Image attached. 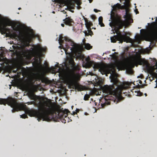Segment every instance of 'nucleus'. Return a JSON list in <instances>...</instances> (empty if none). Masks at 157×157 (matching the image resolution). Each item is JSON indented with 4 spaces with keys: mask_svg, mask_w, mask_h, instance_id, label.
<instances>
[{
    "mask_svg": "<svg viewBox=\"0 0 157 157\" xmlns=\"http://www.w3.org/2000/svg\"><path fill=\"white\" fill-rule=\"evenodd\" d=\"M62 122L63 123H66V120L64 119H63V121Z\"/></svg>",
    "mask_w": 157,
    "mask_h": 157,
    "instance_id": "obj_39",
    "label": "nucleus"
},
{
    "mask_svg": "<svg viewBox=\"0 0 157 157\" xmlns=\"http://www.w3.org/2000/svg\"><path fill=\"white\" fill-rule=\"evenodd\" d=\"M94 11L96 12V13H97L98 12H99V11H100V10H98L97 9H94Z\"/></svg>",
    "mask_w": 157,
    "mask_h": 157,
    "instance_id": "obj_34",
    "label": "nucleus"
},
{
    "mask_svg": "<svg viewBox=\"0 0 157 157\" xmlns=\"http://www.w3.org/2000/svg\"><path fill=\"white\" fill-rule=\"evenodd\" d=\"M59 43L62 47H63V48L64 49L66 54H69L72 52L73 47L75 45L73 41L67 37H60Z\"/></svg>",
    "mask_w": 157,
    "mask_h": 157,
    "instance_id": "obj_5",
    "label": "nucleus"
},
{
    "mask_svg": "<svg viewBox=\"0 0 157 157\" xmlns=\"http://www.w3.org/2000/svg\"><path fill=\"white\" fill-rule=\"evenodd\" d=\"M31 52L33 56L34 57L37 61H39L40 59V54L42 52L44 51L45 49L39 46L35 47L34 49L32 48Z\"/></svg>",
    "mask_w": 157,
    "mask_h": 157,
    "instance_id": "obj_9",
    "label": "nucleus"
},
{
    "mask_svg": "<svg viewBox=\"0 0 157 157\" xmlns=\"http://www.w3.org/2000/svg\"><path fill=\"white\" fill-rule=\"evenodd\" d=\"M69 112V111L67 109H65L63 111L59 113L58 115L60 116V118H63V117H66L68 115L67 113Z\"/></svg>",
    "mask_w": 157,
    "mask_h": 157,
    "instance_id": "obj_14",
    "label": "nucleus"
},
{
    "mask_svg": "<svg viewBox=\"0 0 157 157\" xmlns=\"http://www.w3.org/2000/svg\"><path fill=\"white\" fill-rule=\"evenodd\" d=\"M18 10H20L21 9V8L19 7V8H18Z\"/></svg>",
    "mask_w": 157,
    "mask_h": 157,
    "instance_id": "obj_45",
    "label": "nucleus"
},
{
    "mask_svg": "<svg viewBox=\"0 0 157 157\" xmlns=\"http://www.w3.org/2000/svg\"><path fill=\"white\" fill-rule=\"evenodd\" d=\"M54 2L59 4V6L61 7L62 6L66 5L67 4V1L66 0H54Z\"/></svg>",
    "mask_w": 157,
    "mask_h": 157,
    "instance_id": "obj_13",
    "label": "nucleus"
},
{
    "mask_svg": "<svg viewBox=\"0 0 157 157\" xmlns=\"http://www.w3.org/2000/svg\"><path fill=\"white\" fill-rule=\"evenodd\" d=\"M155 18H156L155 21H156V22H157V17H155Z\"/></svg>",
    "mask_w": 157,
    "mask_h": 157,
    "instance_id": "obj_44",
    "label": "nucleus"
},
{
    "mask_svg": "<svg viewBox=\"0 0 157 157\" xmlns=\"http://www.w3.org/2000/svg\"><path fill=\"white\" fill-rule=\"evenodd\" d=\"M103 21V17L101 16L100 17L98 18L99 22H101V21Z\"/></svg>",
    "mask_w": 157,
    "mask_h": 157,
    "instance_id": "obj_26",
    "label": "nucleus"
},
{
    "mask_svg": "<svg viewBox=\"0 0 157 157\" xmlns=\"http://www.w3.org/2000/svg\"><path fill=\"white\" fill-rule=\"evenodd\" d=\"M86 25L87 28L88 29V31L89 32L90 35L92 36L93 35V32L91 31V29L90 28V26L87 25L86 24Z\"/></svg>",
    "mask_w": 157,
    "mask_h": 157,
    "instance_id": "obj_17",
    "label": "nucleus"
},
{
    "mask_svg": "<svg viewBox=\"0 0 157 157\" xmlns=\"http://www.w3.org/2000/svg\"><path fill=\"white\" fill-rule=\"evenodd\" d=\"M90 98V96L89 94H86L84 96V99L85 101L88 100Z\"/></svg>",
    "mask_w": 157,
    "mask_h": 157,
    "instance_id": "obj_22",
    "label": "nucleus"
},
{
    "mask_svg": "<svg viewBox=\"0 0 157 157\" xmlns=\"http://www.w3.org/2000/svg\"><path fill=\"white\" fill-rule=\"evenodd\" d=\"M61 25L62 27H64V24H61Z\"/></svg>",
    "mask_w": 157,
    "mask_h": 157,
    "instance_id": "obj_40",
    "label": "nucleus"
},
{
    "mask_svg": "<svg viewBox=\"0 0 157 157\" xmlns=\"http://www.w3.org/2000/svg\"><path fill=\"white\" fill-rule=\"evenodd\" d=\"M12 36L15 39L19 40L22 41L26 46H29L31 40V36L29 34H27L24 36L23 35H18L16 33H13Z\"/></svg>",
    "mask_w": 157,
    "mask_h": 157,
    "instance_id": "obj_7",
    "label": "nucleus"
},
{
    "mask_svg": "<svg viewBox=\"0 0 157 157\" xmlns=\"http://www.w3.org/2000/svg\"><path fill=\"white\" fill-rule=\"evenodd\" d=\"M52 13H55V12L54 11H53Z\"/></svg>",
    "mask_w": 157,
    "mask_h": 157,
    "instance_id": "obj_47",
    "label": "nucleus"
},
{
    "mask_svg": "<svg viewBox=\"0 0 157 157\" xmlns=\"http://www.w3.org/2000/svg\"><path fill=\"white\" fill-rule=\"evenodd\" d=\"M134 61L138 63L139 65H141L144 63V62L142 59L140 58H136L134 60Z\"/></svg>",
    "mask_w": 157,
    "mask_h": 157,
    "instance_id": "obj_15",
    "label": "nucleus"
},
{
    "mask_svg": "<svg viewBox=\"0 0 157 157\" xmlns=\"http://www.w3.org/2000/svg\"><path fill=\"white\" fill-rule=\"evenodd\" d=\"M130 85V83L128 82H124L120 86H117L116 88H115L113 85L109 86L106 85L103 87V90L104 93L117 97L121 94L123 90L128 88Z\"/></svg>",
    "mask_w": 157,
    "mask_h": 157,
    "instance_id": "obj_2",
    "label": "nucleus"
},
{
    "mask_svg": "<svg viewBox=\"0 0 157 157\" xmlns=\"http://www.w3.org/2000/svg\"><path fill=\"white\" fill-rule=\"evenodd\" d=\"M120 4L119 3H117L113 6V9L117 10L119 9L120 8Z\"/></svg>",
    "mask_w": 157,
    "mask_h": 157,
    "instance_id": "obj_20",
    "label": "nucleus"
},
{
    "mask_svg": "<svg viewBox=\"0 0 157 157\" xmlns=\"http://www.w3.org/2000/svg\"><path fill=\"white\" fill-rule=\"evenodd\" d=\"M63 21L65 25L69 26H72L74 23L73 20L71 18V17H66L63 20Z\"/></svg>",
    "mask_w": 157,
    "mask_h": 157,
    "instance_id": "obj_12",
    "label": "nucleus"
},
{
    "mask_svg": "<svg viewBox=\"0 0 157 157\" xmlns=\"http://www.w3.org/2000/svg\"><path fill=\"white\" fill-rule=\"evenodd\" d=\"M83 56L82 55L81 53H78V56H77V57L79 58V59H81L82 57Z\"/></svg>",
    "mask_w": 157,
    "mask_h": 157,
    "instance_id": "obj_25",
    "label": "nucleus"
},
{
    "mask_svg": "<svg viewBox=\"0 0 157 157\" xmlns=\"http://www.w3.org/2000/svg\"><path fill=\"white\" fill-rule=\"evenodd\" d=\"M144 31L143 35L146 40L151 42L157 41V27L153 26L149 29L147 32L145 30L142 29L140 31Z\"/></svg>",
    "mask_w": 157,
    "mask_h": 157,
    "instance_id": "obj_6",
    "label": "nucleus"
},
{
    "mask_svg": "<svg viewBox=\"0 0 157 157\" xmlns=\"http://www.w3.org/2000/svg\"><path fill=\"white\" fill-rule=\"evenodd\" d=\"M13 47H14V46L13 45Z\"/></svg>",
    "mask_w": 157,
    "mask_h": 157,
    "instance_id": "obj_53",
    "label": "nucleus"
},
{
    "mask_svg": "<svg viewBox=\"0 0 157 157\" xmlns=\"http://www.w3.org/2000/svg\"><path fill=\"white\" fill-rule=\"evenodd\" d=\"M7 104L13 108V113L23 108V105L18 103L15 100L12 98L10 99L0 98V104L6 105Z\"/></svg>",
    "mask_w": 157,
    "mask_h": 157,
    "instance_id": "obj_4",
    "label": "nucleus"
},
{
    "mask_svg": "<svg viewBox=\"0 0 157 157\" xmlns=\"http://www.w3.org/2000/svg\"><path fill=\"white\" fill-rule=\"evenodd\" d=\"M68 10H69V11H70L72 13H74V11L71 10V9H68Z\"/></svg>",
    "mask_w": 157,
    "mask_h": 157,
    "instance_id": "obj_36",
    "label": "nucleus"
},
{
    "mask_svg": "<svg viewBox=\"0 0 157 157\" xmlns=\"http://www.w3.org/2000/svg\"><path fill=\"white\" fill-rule=\"evenodd\" d=\"M140 83H141V82H141V81H140Z\"/></svg>",
    "mask_w": 157,
    "mask_h": 157,
    "instance_id": "obj_49",
    "label": "nucleus"
},
{
    "mask_svg": "<svg viewBox=\"0 0 157 157\" xmlns=\"http://www.w3.org/2000/svg\"><path fill=\"white\" fill-rule=\"evenodd\" d=\"M128 65L131 67H134V65L133 64V63H132L131 62H130V63H128Z\"/></svg>",
    "mask_w": 157,
    "mask_h": 157,
    "instance_id": "obj_29",
    "label": "nucleus"
},
{
    "mask_svg": "<svg viewBox=\"0 0 157 157\" xmlns=\"http://www.w3.org/2000/svg\"><path fill=\"white\" fill-rule=\"evenodd\" d=\"M99 25H100L101 27H104L105 26L104 24L103 23L102 21L101 22H99Z\"/></svg>",
    "mask_w": 157,
    "mask_h": 157,
    "instance_id": "obj_30",
    "label": "nucleus"
},
{
    "mask_svg": "<svg viewBox=\"0 0 157 157\" xmlns=\"http://www.w3.org/2000/svg\"><path fill=\"white\" fill-rule=\"evenodd\" d=\"M156 63L157 64V62H156Z\"/></svg>",
    "mask_w": 157,
    "mask_h": 157,
    "instance_id": "obj_55",
    "label": "nucleus"
},
{
    "mask_svg": "<svg viewBox=\"0 0 157 157\" xmlns=\"http://www.w3.org/2000/svg\"><path fill=\"white\" fill-rule=\"evenodd\" d=\"M85 34L86 36H89V35H90L89 32H87V31L85 32Z\"/></svg>",
    "mask_w": 157,
    "mask_h": 157,
    "instance_id": "obj_32",
    "label": "nucleus"
},
{
    "mask_svg": "<svg viewBox=\"0 0 157 157\" xmlns=\"http://www.w3.org/2000/svg\"><path fill=\"white\" fill-rule=\"evenodd\" d=\"M109 100H111V99L110 98L109 99Z\"/></svg>",
    "mask_w": 157,
    "mask_h": 157,
    "instance_id": "obj_54",
    "label": "nucleus"
},
{
    "mask_svg": "<svg viewBox=\"0 0 157 157\" xmlns=\"http://www.w3.org/2000/svg\"><path fill=\"white\" fill-rule=\"evenodd\" d=\"M2 71V69L1 68V67H0V73H1Z\"/></svg>",
    "mask_w": 157,
    "mask_h": 157,
    "instance_id": "obj_42",
    "label": "nucleus"
},
{
    "mask_svg": "<svg viewBox=\"0 0 157 157\" xmlns=\"http://www.w3.org/2000/svg\"><path fill=\"white\" fill-rule=\"evenodd\" d=\"M145 95H146H146H147V94H145Z\"/></svg>",
    "mask_w": 157,
    "mask_h": 157,
    "instance_id": "obj_52",
    "label": "nucleus"
},
{
    "mask_svg": "<svg viewBox=\"0 0 157 157\" xmlns=\"http://www.w3.org/2000/svg\"><path fill=\"white\" fill-rule=\"evenodd\" d=\"M75 7V5L72 3H70L67 7L68 9H74Z\"/></svg>",
    "mask_w": 157,
    "mask_h": 157,
    "instance_id": "obj_16",
    "label": "nucleus"
},
{
    "mask_svg": "<svg viewBox=\"0 0 157 157\" xmlns=\"http://www.w3.org/2000/svg\"><path fill=\"white\" fill-rule=\"evenodd\" d=\"M17 69L16 70H13V72L14 73H16L17 72Z\"/></svg>",
    "mask_w": 157,
    "mask_h": 157,
    "instance_id": "obj_38",
    "label": "nucleus"
},
{
    "mask_svg": "<svg viewBox=\"0 0 157 157\" xmlns=\"http://www.w3.org/2000/svg\"><path fill=\"white\" fill-rule=\"evenodd\" d=\"M126 17V16L125 15H124V17Z\"/></svg>",
    "mask_w": 157,
    "mask_h": 157,
    "instance_id": "obj_50",
    "label": "nucleus"
},
{
    "mask_svg": "<svg viewBox=\"0 0 157 157\" xmlns=\"http://www.w3.org/2000/svg\"><path fill=\"white\" fill-rule=\"evenodd\" d=\"M84 20H85V21H86H86H87V19L86 18H84Z\"/></svg>",
    "mask_w": 157,
    "mask_h": 157,
    "instance_id": "obj_41",
    "label": "nucleus"
},
{
    "mask_svg": "<svg viewBox=\"0 0 157 157\" xmlns=\"http://www.w3.org/2000/svg\"><path fill=\"white\" fill-rule=\"evenodd\" d=\"M93 67L94 69H98L99 71L102 75L107 74L109 73V67L106 65L95 64H94Z\"/></svg>",
    "mask_w": 157,
    "mask_h": 157,
    "instance_id": "obj_10",
    "label": "nucleus"
},
{
    "mask_svg": "<svg viewBox=\"0 0 157 157\" xmlns=\"http://www.w3.org/2000/svg\"><path fill=\"white\" fill-rule=\"evenodd\" d=\"M75 87L76 89H77L78 91H81L83 89L82 86L79 85H76Z\"/></svg>",
    "mask_w": 157,
    "mask_h": 157,
    "instance_id": "obj_21",
    "label": "nucleus"
},
{
    "mask_svg": "<svg viewBox=\"0 0 157 157\" xmlns=\"http://www.w3.org/2000/svg\"><path fill=\"white\" fill-rule=\"evenodd\" d=\"M152 23H153L154 24H155V22H153Z\"/></svg>",
    "mask_w": 157,
    "mask_h": 157,
    "instance_id": "obj_48",
    "label": "nucleus"
},
{
    "mask_svg": "<svg viewBox=\"0 0 157 157\" xmlns=\"http://www.w3.org/2000/svg\"><path fill=\"white\" fill-rule=\"evenodd\" d=\"M76 8L78 10H80L82 8L80 6V5H77V6H76Z\"/></svg>",
    "mask_w": 157,
    "mask_h": 157,
    "instance_id": "obj_33",
    "label": "nucleus"
},
{
    "mask_svg": "<svg viewBox=\"0 0 157 157\" xmlns=\"http://www.w3.org/2000/svg\"><path fill=\"white\" fill-rule=\"evenodd\" d=\"M152 20H153V18H152Z\"/></svg>",
    "mask_w": 157,
    "mask_h": 157,
    "instance_id": "obj_51",
    "label": "nucleus"
},
{
    "mask_svg": "<svg viewBox=\"0 0 157 157\" xmlns=\"http://www.w3.org/2000/svg\"><path fill=\"white\" fill-rule=\"evenodd\" d=\"M91 17L92 19L94 20H95L96 18L95 16L94 15H91Z\"/></svg>",
    "mask_w": 157,
    "mask_h": 157,
    "instance_id": "obj_31",
    "label": "nucleus"
},
{
    "mask_svg": "<svg viewBox=\"0 0 157 157\" xmlns=\"http://www.w3.org/2000/svg\"><path fill=\"white\" fill-rule=\"evenodd\" d=\"M20 117L21 118H28V116L27 115L25 114H22L21 115H20Z\"/></svg>",
    "mask_w": 157,
    "mask_h": 157,
    "instance_id": "obj_24",
    "label": "nucleus"
},
{
    "mask_svg": "<svg viewBox=\"0 0 157 157\" xmlns=\"http://www.w3.org/2000/svg\"><path fill=\"white\" fill-rule=\"evenodd\" d=\"M105 104H107V105H110V102L109 101H108L107 102H106L105 103V104H102L101 105L102 106V107H104V106H103V105H105Z\"/></svg>",
    "mask_w": 157,
    "mask_h": 157,
    "instance_id": "obj_28",
    "label": "nucleus"
},
{
    "mask_svg": "<svg viewBox=\"0 0 157 157\" xmlns=\"http://www.w3.org/2000/svg\"><path fill=\"white\" fill-rule=\"evenodd\" d=\"M111 17L112 21L110 23L109 25L116 29L117 31H119L126 25V21L122 19L121 16L117 14L111 12Z\"/></svg>",
    "mask_w": 157,
    "mask_h": 157,
    "instance_id": "obj_3",
    "label": "nucleus"
},
{
    "mask_svg": "<svg viewBox=\"0 0 157 157\" xmlns=\"http://www.w3.org/2000/svg\"><path fill=\"white\" fill-rule=\"evenodd\" d=\"M89 1L90 3H91L92 2L93 0H88Z\"/></svg>",
    "mask_w": 157,
    "mask_h": 157,
    "instance_id": "obj_43",
    "label": "nucleus"
},
{
    "mask_svg": "<svg viewBox=\"0 0 157 157\" xmlns=\"http://www.w3.org/2000/svg\"><path fill=\"white\" fill-rule=\"evenodd\" d=\"M154 59L155 61H157L156 59Z\"/></svg>",
    "mask_w": 157,
    "mask_h": 157,
    "instance_id": "obj_46",
    "label": "nucleus"
},
{
    "mask_svg": "<svg viewBox=\"0 0 157 157\" xmlns=\"http://www.w3.org/2000/svg\"><path fill=\"white\" fill-rule=\"evenodd\" d=\"M75 3L77 5H81L82 3L80 0H76L75 1Z\"/></svg>",
    "mask_w": 157,
    "mask_h": 157,
    "instance_id": "obj_23",
    "label": "nucleus"
},
{
    "mask_svg": "<svg viewBox=\"0 0 157 157\" xmlns=\"http://www.w3.org/2000/svg\"><path fill=\"white\" fill-rule=\"evenodd\" d=\"M85 61L87 63H89L90 62V58L89 57L86 58Z\"/></svg>",
    "mask_w": 157,
    "mask_h": 157,
    "instance_id": "obj_27",
    "label": "nucleus"
},
{
    "mask_svg": "<svg viewBox=\"0 0 157 157\" xmlns=\"http://www.w3.org/2000/svg\"><path fill=\"white\" fill-rule=\"evenodd\" d=\"M62 12H63L64 13L66 14V16L67 17V13L66 11H65L64 10H63L62 11Z\"/></svg>",
    "mask_w": 157,
    "mask_h": 157,
    "instance_id": "obj_35",
    "label": "nucleus"
},
{
    "mask_svg": "<svg viewBox=\"0 0 157 157\" xmlns=\"http://www.w3.org/2000/svg\"><path fill=\"white\" fill-rule=\"evenodd\" d=\"M45 65L46 68H48V64L47 63H46Z\"/></svg>",
    "mask_w": 157,
    "mask_h": 157,
    "instance_id": "obj_37",
    "label": "nucleus"
},
{
    "mask_svg": "<svg viewBox=\"0 0 157 157\" xmlns=\"http://www.w3.org/2000/svg\"><path fill=\"white\" fill-rule=\"evenodd\" d=\"M6 24L8 26H11L13 25V22L12 21L8 20L6 21Z\"/></svg>",
    "mask_w": 157,
    "mask_h": 157,
    "instance_id": "obj_18",
    "label": "nucleus"
},
{
    "mask_svg": "<svg viewBox=\"0 0 157 157\" xmlns=\"http://www.w3.org/2000/svg\"><path fill=\"white\" fill-rule=\"evenodd\" d=\"M123 60L118 62L117 63V66L118 69H123L125 68L127 66L126 62L128 60V59L124 57H122Z\"/></svg>",
    "mask_w": 157,
    "mask_h": 157,
    "instance_id": "obj_11",
    "label": "nucleus"
},
{
    "mask_svg": "<svg viewBox=\"0 0 157 157\" xmlns=\"http://www.w3.org/2000/svg\"><path fill=\"white\" fill-rule=\"evenodd\" d=\"M112 42L115 43L117 41H120V43H122L123 41L130 42L132 39L130 37L125 35H122L121 33L117 36H114L111 38Z\"/></svg>",
    "mask_w": 157,
    "mask_h": 157,
    "instance_id": "obj_8",
    "label": "nucleus"
},
{
    "mask_svg": "<svg viewBox=\"0 0 157 157\" xmlns=\"http://www.w3.org/2000/svg\"><path fill=\"white\" fill-rule=\"evenodd\" d=\"M92 47L91 46L90 44H85V48L88 50L92 48Z\"/></svg>",
    "mask_w": 157,
    "mask_h": 157,
    "instance_id": "obj_19",
    "label": "nucleus"
},
{
    "mask_svg": "<svg viewBox=\"0 0 157 157\" xmlns=\"http://www.w3.org/2000/svg\"><path fill=\"white\" fill-rule=\"evenodd\" d=\"M34 104L39 108L38 111H35L33 114L37 118L38 121L43 119V121H50L53 117L49 108L51 103L48 101L45 100L43 98L37 97L34 99Z\"/></svg>",
    "mask_w": 157,
    "mask_h": 157,
    "instance_id": "obj_1",
    "label": "nucleus"
}]
</instances>
